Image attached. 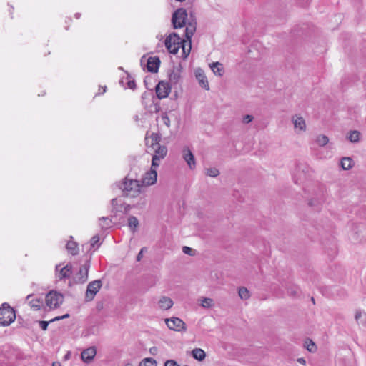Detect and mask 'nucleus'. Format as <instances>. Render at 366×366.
Segmentation results:
<instances>
[{
	"mask_svg": "<svg viewBox=\"0 0 366 366\" xmlns=\"http://www.w3.org/2000/svg\"><path fill=\"white\" fill-rule=\"evenodd\" d=\"M206 174L211 177H216L219 174V172L215 167L209 168L206 169Z\"/></svg>",
	"mask_w": 366,
	"mask_h": 366,
	"instance_id": "obj_35",
	"label": "nucleus"
},
{
	"mask_svg": "<svg viewBox=\"0 0 366 366\" xmlns=\"http://www.w3.org/2000/svg\"><path fill=\"white\" fill-rule=\"evenodd\" d=\"M161 120L164 124H165L167 127L170 126V119L169 117L167 114H164L161 117Z\"/></svg>",
	"mask_w": 366,
	"mask_h": 366,
	"instance_id": "obj_38",
	"label": "nucleus"
},
{
	"mask_svg": "<svg viewBox=\"0 0 366 366\" xmlns=\"http://www.w3.org/2000/svg\"><path fill=\"white\" fill-rule=\"evenodd\" d=\"M316 143L319 145V146H325L326 145L328 142H329V139L327 136L325 135H319L316 138Z\"/></svg>",
	"mask_w": 366,
	"mask_h": 366,
	"instance_id": "obj_31",
	"label": "nucleus"
},
{
	"mask_svg": "<svg viewBox=\"0 0 366 366\" xmlns=\"http://www.w3.org/2000/svg\"><path fill=\"white\" fill-rule=\"evenodd\" d=\"M33 297V295H27L26 301L32 310H39L42 307L43 302L39 298H34Z\"/></svg>",
	"mask_w": 366,
	"mask_h": 366,
	"instance_id": "obj_18",
	"label": "nucleus"
},
{
	"mask_svg": "<svg viewBox=\"0 0 366 366\" xmlns=\"http://www.w3.org/2000/svg\"><path fill=\"white\" fill-rule=\"evenodd\" d=\"M66 249L72 254L76 255L78 254L77 243L74 241H69L66 244Z\"/></svg>",
	"mask_w": 366,
	"mask_h": 366,
	"instance_id": "obj_26",
	"label": "nucleus"
},
{
	"mask_svg": "<svg viewBox=\"0 0 366 366\" xmlns=\"http://www.w3.org/2000/svg\"><path fill=\"white\" fill-rule=\"evenodd\" d=\"M164 366H179V365L174 360H167V361H166Z\"/></svg>",
	"mask_w": 366,
	"mask_h": 366,
	"instance_id": "obj_44",
	"label": "nucleus"
},
{
	"mask_svg": "<svg viewBox=\"0 0 366 366\" xmlns=\"http://www.w3.org/2000/svg\"><path fill=\"white\" fill-rule=\"evenodd\" d=\"M290 292V294H291V295H297V291H295V290H292V291H291V292Z\"/></svg>",
	"mask_w": 366,
	"mask_h": 366,
	"instance_id": "obj_48",
	"label": "nucleus"
},
{
	"mask_svg": "<svg viewBox=\"0 0 366 366\" xmlns=\"http://www.w3.org/2000/svg\"><path fill=\"white\" fill-rule=\"evenodd\" d=\"M139 201L140 202L137 204V207H142L146 205V199L144 197H140Z\"/></svg>",
	"mask_w": 366,
	"mask_h": 366,
	"instance_id": "obj_43",
	"label": "nucleus"
},
{
	"mask_svg": "<svg viewBox=\"0 0 366 366\" xmlns=\"http://www.w3.org/2000/svg\"><path fill=\"white\" fill-rule=\"evenodd\" d=\"M355 318L360 326L366 327V312L359 310L355 312Z\"/></svg>",
	"mask_w": 366,
	"mask_h": 366,
	"instance_id": "obj_21",
	"label": "nucleus"
},
{
	"mask_svg": "<svg viewBox=\"0 0 366 366\" xmlns=\"http://www.w3.org/2000/svg\"><path fill=\"white\" fill-rule=\"evenodd\" d=\"M106 89H107V87L106 86H104L103 89H102V94H104L105 92H106Z\"/></svg>",
	"mask_w": 366,
	"mask_h": 366,
	"instance_id": "obj_49",
	"label": "nucleus"
},
{
	"mask_svg": "<svg viewBox=\"0 0 366 366\" xmlns=\"http://www.w3.org/2000/svg\"><path fill=\"white\" fill-rule=\"evenodd\" d=\"M158 305L159 308L162 310H169L172 307L173 301L169 297H162L158 302Z\"/></svg>",
	"mask_w": 366,
	"mask_h": 366,
	"instance_id": "obj_22",
	"label": "nucleus"
},
{
	"mask_svg": "<svg viewBox=\"0 0 366 366\" xmlns=\"http://www.w3.org/2000/svg\"><path fill=\"white\" fill-rule=\"evenodd\" d=\"M185 37L187 41H191L192 36L196 31V23L194 21H189L186 23Z\"/></svg>",
	"mask_w": 366,
	"mask_h": 366,
	"instance_id": "obj_20",
	"label": "nucleus"
},
{
	"mask_svg": "<svg viewBox=\"0 0 366 366\" xmlns=\"http://www.w3.org/2000/svg\"><path fill=\"white\" fill-rule=\"evenodd\" d=\"M182 251L184 254H189V255H192V249L189 247H187V246H184L182 248Z\"/></svg>",
	"mask_w": 366,
	"mask_h": 366,
	"instance_id": "obj_42",
	"label": "nucleus"
},
{
	"mask_svg": "<svg viewBox=\"0 0 366 366\" xmlns=\"http://www.w3.org/2000/svg\"><path fill=\"white\" fill-rule=\"evenodd\" d=\"M112 221L108 217H102L99 219V226L102 229H107L111 227Z\"/></svg>",
	"mask_w": 366,
	"mask_h": 366,
	"instance_id": "obj_28",
	"label": "nucleus"
},
{
	"mask_svg": "<svg viewBox=\"0 0 366 366\" xmlns=\"http://www.w3.org/2000/svg\"><path fill=\"white\" fill-rule=\"evenodd\" d=\"M120 188L124 196L129 198H136L143 192V187L140 182L136 179L125 178Z\"/></svg>",
	"mask_w": 366,
	"mask_h": 366,
	"instance_id": "obj_3",
	"label": "nucleus"
},
{
	"mask_svg": "<svg viewBox=\"0 0 366 366\" xmlns=\"http://www.w3.org/2000/svg\"><path fill=\"white\" fill-rule=\"evenodd\" d=\"M239 296L242 300H246L250 297V293L246 287H240L238 291Z\"/></svg>",
	"mask_w": 366,
	"mask_h": 366,
	"instance_id": "obj_29",
	"label": "nucleus"
},
{
	"mask_svg": "<svg viewBox=\"0 0 366 366\" xmlns=\"http://www.w3.org/2000/svg\"><path fill=\"white\" fill-rule=\"evenodd\" d=\"M210 68L215 75L222 76L224 74V67L219 62H214L210 64Z\"/></svg>",
	"mask_w": 366,
	"mask_h": 366,
	"instance_id": "obj_23",
	"label": "nucleus"
},
{
	"mask_svg": "<svg viewBox=\"0 0 366 366\" xmlns=\"http://www.w3.org/2000/svg\"><path fill=\"white\" fill-rule=\"evenodd\" d=\"M49 321H39V326L43 330H46L48 327Z\"/></svg>",
	"mask_w": 366,
	"mask_h": 366,
	"instance_id": "obj_41",
	"label": "nucleus"
},
{
	"mask_svg": "<svg viewBox=\"0 0 366 366\" xmlns=\"http://www.w3.org/2000/svg\"><path fill=\"white\" fill-rule=\"evenodd\" d=\"M52 366H61V364L58 362H53Z\"/></svg>",
	"mask_w": 366,
	"mask_h": 366,
	"instance_id": "obj_47",
	"label": "nucleus"
},
{
	"mask_svg": "<svg viewBox=\"0 0 366 366\" xmlns=\"http://www.w3.org/2000/svg\"><path fill=\"white\" fill-rule=\"evenodd\" d=\"M125 366H132L131 364H127Z\"/></svg>",
	"mask_w": 366,
	"mask_h": 366,
	"instance_id": "obj_54",
	"label": "nucleus"
},
{
	"mask_svg": "<svg viewBox=\"0 0 366 366\" xmlns=\"http://www.w3.org/2000/svg\"><path fill=\"white\" fill-rule=\"evenodd\" d=\"M165 46L171 54H177L179 49H182L181 56L185 59L190 54L192 49L191 41L182 39L176 33L169 34L165 39Z\"/></svg>",
	"mask_w": 366,
	"mask_h": 366,
	"instance_id": "obj_1",
	"label": "nucleus"
},
{
	"mask_svg": "<svg viewBox=\"0 0 366 366\" xmlns=\"http://www.w3.org/2000/svg\"><path fill=\"white\" fill-rule=\"evenodd\" d=\"M360 132L357 130H352V131H350L347 136V138L352 143H356V142H358L359 140H360Z\"/></svg>",
	"mask_w": 366,
	"mask_h": 366,
	"instance_id": "obj_24",
	"label": "nucleus"
},
{
	"mask_svg": "<svg viewBox=\"0 0 366 366\" xmlns=\"http://www.w3.org/2000/svg\"><path fill=\"white\" fill-rule=\"evenodd\" d=\"M69 317V314H65V315H64L62 316H56L54 318L51 319L49 322H54V321H58V320H62V319L67 318Z\"/></svg>",
	"mask_w": 366,
	"mask_h": 366,
	"instance_id": "obj_40",
	"label": "nucleus"
},
{
	"mask_svg": "<svg viewBox=\"0 0 366 366\" xmlns=\"http://www.w3.org/2000/svg\"><path fill=\"white\" fill-rule=\"evenodd\" d=\"M100 238L98 235H94L90 242V249H97L101 244L99 242Z\"/></svg>",
	"mask_w": 366,
	"mask_h": 366,
	"instance_id": "obj_30",
	"label": "nucleus"
},
{
	"mask_svg": "<svg viewBox=\"0 0 366 366\" xmlns=\"http://www.w3.org/2000/svg\"><path fill=\"white\" fill-rule=\"evenodd\" d=\"M144 248H142V249L140 250V252L138 253L137 257V261H140V260H141V259L142 258V257H143V252H144Z\"/></svg>",
	"mask_w": 366,
	"mask_h": 366,
	"instance_id": "obj_45",
	"label": "nucleus"
},
{
	"mask_svg": "<svg viewBox=\"0 0 366 366\" xmlns=\"http://www.w3.org/2000/svg\"><path fill=\"white\" fill-rule=\"evenodd\" d=\"M80 16H81V14L79 13H76L75 14V16H76V19H79L80 17Z\"/></svg>",
	"mask_w": 366,
	"mask_h": 366,
	"instance_id": "obj_51",
	"label": "nucleus"
},
{
	"mask_svg": "<svg viewBox=\"0 0 366 366\" xmlns=\"http://www.w3.org/2000/svg\"><path fill=\"white\" fill-rule=\"evenodd\" d=\"M135 120L137 121L138 120V116H136L135 117Z\"/></svg>",
	"mask_w": 366,
	"mask_h": 366,
	"instance_id": "obj_53",
	"label": "nucleus"
},
{
	"mask_svg": "<svg viewBox=\"0 0 366 366\" xmlns=\"http://www.w3.org/2000/svg\"><path fill=\"white\" fill-rule=\"evenodd\" d=\"M97 350L95 347H90L84 350L81 354V360L85 363H89L95 357Z\"/></svg>",
	"mask_w": 366,
	"mask_h": 366,
	"instance_id": "obj_16",
	"label": "nucleus"
},
{
	"mask_svg": "<svg viewBox=\"0 0 366 366\" xmlns=\"http://www.w3.org/2000/svg\"><path fill=\"white\" fill-rule=\"evenodd\" d=\"M157 168H154L153 165H151L150 170L147 172L141 181V185L142 187L144 186H151L157 182Z\"/></svg>",
	"mask_w": 366,
	"mask_h": 366,
	"instance_id": "obj_7",
	"label": "nucleus"
},
{
	"mask_svg": "<svg viewBox=\"0 0 366 366\" xmlns=\"http://www.w3.org/2000/svg\"><path fill=\"white\" fill-rule=\"evenodd\" d=\"M90 267L89 261H86L75 274L74 280L76 283H84L88 280V272Z\"/></svg>",
	"mask_w": 366,
	"mask_h": 366,
	"instance_id": "obj_10",
	"label": "nucleus"
},
{
	"mask_svg": "<svg viewBox=\"0 0 366 366\" xmlns=\"http://www.w3.org/2000/svg\"><path fill=\"white\" fill-rule=\"evenodd\" d=\"M213 305V300L209 297H204L201 300V306L204 308H209Z\"/></svg>",
	"mask_w": 366,
	"mask_h": 366,
	"instance_id": "obj_34",
	"label": "nucleus"
},
{
	"mask_svg": "<svg viewBox=\"0 0 366 366\" xmlns=\"http://www.w3.org/2000/svg\"><path fill=\"white\" fill-rule=\"evenodd\" d=\"M297 362L300 364H302V365H305L306 364V361L304 358L302 357H300V358H298L297 359Z\"/></svg>",
	"mask_w": 366,
	"mask_h": 366,
	"instance_id": "obj_46",
	"label": "nucleus"
},
{
	"mask_svg": "<svg viewBox=\"0 0 366 366\" xmlns=\"http://www.w3.org/2000/svg\"><path fill=\"white\" fill-rule=\"evenodd\" d=\"M194 74H195V77H196L197 80L198 81L199 84H200V86L202 88L205 89L206 90H209V82L207 81V76L204 74V71L202 69L198 68V69H195Z\"/></svg>",
	"mask_w": 366,
	"mask_h": 366,
	"instance_id": "obj_15",
	"label": "nucleus"
},
{
	"mask_svg": "<svg viewBox=\"0 0 366 366\" xmlns=\"http://www.w3.org/2000/svg\"><path fill=\"white\" fill-rule=\"evenodd\" d=\"M139 366H157L156 361L151 357L144 359Z\"/></svg>",
	"mask_w": 366,
	"mask_h": 366,
	"instance_id": "obj_32",
	"label": "nucleus"
},
{
	"mask_svg": "<svg viewBox=\"0 0 366 366\" xmlns=\"http://www.w3.org/2000/svg\"><path fill=\"white\" fill-rule=\"evenodd\" d=\"M16 319L14 310L7 303H3L0 307V326L10 325Z\"/></svg>",
	"mask_w": 366,
	"mask_h": 366,
	"instance_id": "obj_4",
	"label": "nucleus"
},
{
	"mask_svg": "<svg viewBox=\"0 0 366 366\" xmlns=\"http://www.w3.org/2000/svg\"><path fill=\"white\" fill-rule=\"evenodd\" d=\"M187 14L185 9H179L172 15V22L174 29L182 28L186 25Z\"/></svg>",
	"mask_w": 366,
	"mask_h": 366,
	"instance_id": "obj_6",
	"label": "nucleus"
},
{
	"mask_svg": "<svg viewBox=\"0 0 366 366\" xmlns=\"http://www.w3.org/2000/svg\"><path fill=\"white\" fill-rule=\"evenodd\" d=\"M181 79L180 67L174 68L169 75V82L172 84H177Z\"/></svg>",
	"mask_w": 366,
	"mask_h": 366,
	"instance_id": "obj_19",
	"label": "nucleus"
},
{
	"mask_svg": "<svg viewBox=\"0 0 366 366\" xmlns=\"http://www.w3.org/2000/svg\"><path fill=\"white\" fill-rule=\"evenodd\" d=\"M106 89H107V87L106 86H104L103 89H102V94H104L105 92H106Z\"/></svg>",
	"mask_w": 366,
	"mask_h": 366,
	"instance_id": "obj_50",
	"label": "nucleus"
},
{
	"mask_svg": "<svg viewBox=\"0 0 366 366\" xmlns=\"http://www.w3.org/2000/svg\"><path fill=\"white\" fill-rule=\"evenodd\" d=\"M305 347L310 352H315L316 350V346L311 340H307L305 342Z\"/></svg>",
	"mask_w": 366,
	"mask_h": 366,
	"instance_id": "obj_36",
	"label": "nucleus"
},
{
	"mask_svg": "<svg viewBox=\"0 0 366 366\" xmlns=\"http://www.w3.org/2000/svg\"><path fill=\"white\" fill-rule=\"evenodd\" d=\"M171 91L169 83L160 81L156 86V94L159 99H164L168 97Z\"/></svg>",
	"mask_w": 366,
	"mask_h": 366,
	"instance_id": "obj_12",
	"label": "nucleus"
},
{
	"mask_svg": "<svg viewBox=\"0 0 366 366\" xmlns=\"http://www.w3.org/2000/svg\"><path fill=\"white\" fill-rule=\"evenodd\" d=\"M160 64V60L158 57L152 56L148 58L147 68L149 72H157Z\"/></svg>",
	"mask_w": 366,
	"mask_h": 366,
	"instance_id": "obj_17",
	"label": "nucleus"
},
{
	"mask_svg": "<svg viewBox=\"0 0 366 366\" xmlns=\"http://www.w3.org/2000/svg\"><path fill=\"white\" fill-rule=\"evenodd\" d=\"M167 326L172 330L181 332L186 330L185 323L178 317H172L165 320Z\"/></svg>",
	"mask_w": 366,
	"mask_h": 366,
	"instance_id": "obj_8",
	"label": "nucleus"
},
{
	"mask_svg": "<svg viewBox=\"0 0 366 366\" xmlns=\"http://www.w3.org/2000/svg\"><path fill=\"white\" fill-rule=\"evenodd\" d=\"M312 301L313 302H315V300H314V298H313V297L312 298Z\"/></svg>",
	"mask_w": 366,
	"mask_h": 366,
	"instance_id": "obj_55",
	"label": "nucleus"
},
{
	"mask_svg": "<svg viewBox=\"0 0 366 366\" xmlns=\"http://www.w3.org/2000/svg\"><path fill=\"white\" fill-rule=\"evenodd\" d=\"M102 287V282L100 280H94L91 282L86 289L85 298L86 301H92L95 295L99 292Z\"/></svg>",
	"mask_w": 366,
	"mask_h": 366,
	"instance_id": "obj_9",
	"label": "nucleus"
},
{
	"mask_svg": "<svg viewBox=\"0 0 366 366\" xmlns=\"http://www.w3.org/2000/svg\"><path fill=\"white\" fill-rule=\"evenodd\" d=\"M341 167L344 170H348L353 166V161L350 157H343L340 162Z\"/></svg>",
	"mask_w": 366,
	"mask_h": 366,
	"instance_id": "obj_25",
	"label": "nucleus"
},
{
	"mask_svg": "<svg viewBox=\"0 0 366 366\" xmlns=\"http://www.w3.org/2000/svg\"><path fill=\"white\" fill-rule=\"evenodd\" d=\"M253 117L250 114H247L243 117L242 118V122L244 124H248L251 122L253 120Z\"/></svg>",
	"mask_w": 366,
	"mask_h": 366,
	"instance_id": "obj_39",
	"label": "nucleus"
},
{
	"mask_svg": "<svg viewBox=\"0 0 366 366\" xmlns=\"http://www.w3.org/2000/svg\"><path fill=\"white\" fill-rule=\"evenodd\" d=\"M149 153H153L152 165L154 168H158L161 161L164 159L167 154V149L165 146L160 145L157 135L152 136V144L149 147Z\"/></svg>",
	"mask_w": 366,
	"mask_h": 366,
	"instance_id": "obj_2",
	"label": "nucleus"
},
{
	"mask_svg": "<svg viewBox=\"0 0 366 366\" xmlns=\"http://www.w3.org/2000/svg\"><path fill=\"white\" fill-rule=\"evenodd\" d=\"M128 224L131 229L134 231L139 225V221L135 217L132 216L128 219Z\"/></svg>",
	"mask_w": 366,
	"mask_h": 366,
	"instance_id": "obj_33",
	"label": "nucleus"
},
{
	"mask_svg": "<svg viewBox=\"0 0 366 366\" xmlns=\"http://www.w3.org/2000/svg\"><path fill=\"white\" fill-rule=\"evenodd\" d=\"M64 299L63 294L56 290H51L45 297V302L49 309L53 310L59 307L63 303Z\"/></svg>",
	"mask_w": 366,
	"mask_h": 366,
	"instance_id": "obj_5",
	"label": "nucleus"
},
{
	"mask_svg": "<svg viewBox=\"0 0 366 366\" xmlns=\"http://www.w3.org/2000/svg\"><path fill=\"white\" fill-rule=\"evenodd\" d=\"M71 265L68 264L66 266L61 267V264L56 266V276L59 280H64L70 277L72 271Z\"/></svg>",
	"mask_w": 366,
	"mask_h": 366,
	"instance_id": "obj_11",
	"label": "nucleus"
},
{
	"mask_svg": "<svg viewBox=\"0 0 366 366\" xmlns=\"http://www.w3.org/2000/svg\"><path fill=\"white\" fill-rule=\"evenodd\" d=\"M192 353V357L197 360L202 361L205 358V352L200 348L194 349Z\"/></svg>",
	"mask_w": 366,
	"mask_h": 366,
	"instance_id": "obj_27",
	"label": "nucleus"
},
{
	"mask_svg": "<svg viewBox=\"0 0 366 366\" xmlns=\"http://www.w3.org/2000/svg\"><path fill=\"white\" fill-rule=\"evenodd\" d=\"M182 157L190 169H194L195 168L196 162L194 157L192 151L188 147H185L182 149Z\"/></svg>",
	"mask_w": 366,
	"mask_h": 366,
	"instance_id": "obj_14",
	"label": "nucleus"
},
{
	"mask_svg": "<svg viewBox=\"0 0 366 366\" xmlns=\"http://www.w3.org/2000/svg\"><path fill=\"white\" fill-rule=\"evenodd\" d=\"M116 201H117V199H112V204H114V202H115Z\"/></svg>",
	"mask_w": 366,
	"mask_h": 366,
	"instance_id": "obj_52",
	"label": "nucleus"
},
{
	"mask_svg": "<svg viewBox=\"0 0 366 366\" xmlns=\"http://www.w3.org/2000/svg\"><path fill=\"white\" fill-rule=\"evenodd\" d=\"M127 88H129L130 89H134L136 88V84H135L134 80L130 79L129 78V76L127 77Z\"/></svg>",
	"mask_w": 366,
	"mask_h": 366,
	"instance_id": "obj_37",
	"label": "nucleus"
},
{
	"mask_svg": "<svg viewBox=\"0 0 366 366\" xmlns=\"http://www.w3.org/2000/svg\"><path fill=\"white\" fill-rule=\"evenodd\" d=\"M292 122L294 125V129L296 133L300 134L305 132L306 123L302 117L295 115L292 118Z\"/></svg>",
	"mask_w": 366,
	"mask_h": 366,
	"instance_id": "obj_13",
	"label": "nucleus"
}]
</instances>
